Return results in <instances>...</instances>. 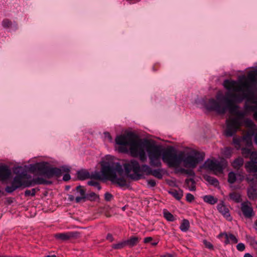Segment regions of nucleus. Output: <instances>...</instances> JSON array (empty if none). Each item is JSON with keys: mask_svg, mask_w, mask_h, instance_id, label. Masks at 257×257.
<instances>
[{"mask_svg": "<svg viewBox=\"0 0 257 257\" xmlns=\"http://www.w3.org/2000/svg\"><path fill=\"white\" fill-rule=\"evenodd\" d=\"M241 210L245 218H250L254 215L253 209L248 201L243 202L241 204Z\"/></svg>", "mask_w": 257, "mask_h": 257, "instance_id": "2eb2a0df", "label": "nucleus"}, {"mask_svg": "<svg viewBox=\"0 0 257 257\" xmlns=\"http://www.w3.org/2000/svg\"><path fill=\"white\" fill-rule=\"evenodd\" d=\"M232 153V149L230 147H226L223 151V155L226 158H229Z\"/></svg>", "mask_w": 257, "mask_h": 257, "instance_id": "8fccbe9b", "label": "nucleus"}, {"mask_svg": "<svg viewBox=\"0 0 257 257\" xmlns=\"http://www.w3.org/2000/svg\"><path fill=\"white\" fill-rule=\"evenodd\" d=\"M112 183L117 184L120 187L127 186V184L126 181L123 177H117V175L115 176V178L110 181Z\"/></svg>", "mask_w": 257, "mask_h": 257, "instance_id": "393cba45", "label": "nucleus"}, {"mask_svg": "<svg viewBox=\"0 0 257 257\" xmlns=\"http://www.w3.org/2000/svg\"><path fill=\"white\" fill-rule=\"evenodd\" d=\"M148 184L151 187H154L156 185V182L155 180L150 179L148 181Z\"/></svg>", "mask_w": 257, "mask_h": 257, "instance_id": "4d7b16f0", "label": "nucleus"}, {"mask_svg": "<svg viewBox=\"0 0 257 257\" xmlns=\"http://www.w3.org/2000/svg\"><path fill=\"white\" fill-rule=\"evenodd\" d=\"M74 191H76V193L80 195L79 196H77L75 198V202L77 203H80L81 202H84L86 196V190L84 187L81 185L77 186Z\"/></svg>", "mask_w": 257, "mask_h": 257, "instance_id": "f3484780", "label": "nucleus"}, {"mask_svg": "<svg viewBox=\"0 0 257 257\" xmlns=\"http://www.w3.org/2000/svg\"><path fill=\"white\" fill-rule=\"evenodd\" d=\"M89 172L85 169H82L77 172V177L80 180L89 179Z\"/></svg>", "mask_w": 257, "mask_h": 257, "instance_id": "cd10ccee", "label": "nucleus"}, {"mask_svg": "<svg viewBox=\"0 0 257 257\" xmlns=\"http://www.w3.org/2000/svg\"><path fill=\"white\" fill-rule=\"evenodd\" d=\"M146 151L148 153L150 166L152 167H161V159H162L164 152L162 147L159 145L149 143L146 146Z\"/></svg>", "mask_w": 257, "mask_h": 257, "instance_id": "20e7f679", "label": "nucleus"}, {"mask_svg": "<svg viewBox=\"0 0 257 257\" xmlns=\"http://www.w3.org/2000/svg\"><path fill=\"white\" fill-rule=\"evenodd\" d=\"M128 148L131 154L134 157H137L139 153L144 150L142 143L134 140H132Z\"/></svg>", "mask_w": 257, "mask_h": 257, "instance_id": "ddd939ff", "label": "nucleus"}, {"mask_svg": "<svg viewBox=\"0 0 257 257\" xmlns=\"http://www.w3.org/2000/svg\"><path fill=\"white\" fill-rule=\"evenodd\" d=\"M185 185L188 187L189 190L193 191L196 190L195 182L192 178L186 179L185 181Z\"/></svg>", "mask_w": 257, "mask_h": 257, "instance_id": "2f4dec72", "label": "nucleus"}, {"mask_svg": "<svg viewBox=\"0 0 257 257\" xmlns=\"http://www.w3.org/2000/svg\"><path fill=\"white\" fill-rule=\"evenodd\" d=\"M244 85L246 87L247 93L243 92L242 94H239L227 92L221 99L218 96H217V100L214 98H205L201 99V103L207 110L215 111L219 114H224L227 109L231 113L235 112L237 109V106L235 105L234 103H240L244 99H246L247 102L256 105L255 106L246 104L245 108L253 111V117L257 119V99L254 96V91L250 89L247 84L244 83Z\"/></svg>", "mask_w": 257, "mask_h": 257, "instance_id": "f257e3e1", "label": "nucleus"}, {"mask_svg": "<svg viewBox=\"0 0 257 257\" xmlns=\"http://www.w3.org/2000/svg\"><path fill=\"white\" fill-rule=\"evenodd\" d=\"M71 179V176L68 173H66L64 175L63 180L64 181H68Z\"/></svg>", "mask_w": 257, "mask_h": 257, "instance_id": "bf43d9fd", "label": "nucleus"}, {"mask_svg": "<svg viewBox=\"0 0 257 257\" xmlns=\"http://www.w3.org/2000/svg\"><path fill=\"white\" fill-rule=\"evenodd\" d=\"M190 227V223L187 219H184L180 226V229L183 232H186Z\"/></svg>", "mask_w": 257, "mask_h": 257, "instance_id": "c9c22d12", "label": "nucleus"}, {"mask_svg": "<svg viewBox=\"0 0 257 257\" xmlns=\"http://www.w3.org/2000/svg\"><path fill=\"white\" fill-rule=\"evenodd\" d=\"M247 195L250 199H255L257 198V186L250 185L247 189Z\"/></svg>", "mask_w": 257, "mask_h": 257, "instance_id": "5701e85b", "label": "nucleus"}, {"mask_svg": "<svg viewBox=\"0 0 257 257\" xmlns=\"http://www.w3.org/2000/svg\"><path fill=\"white\" fill-rule=\"evenodd\" d=\"M243 143L245 144V147L241 148V153L242 156L245 158H248L250 159L255 157H257V152L252 150V145L248 146L247 143L242 140Z\"/></svg>", "mask_w": 257, "mask_h": 257, "instance_id": "dca6fc26", "label": "nucleus"}, {"mask_svg": "<svg viewBox=\"0 0 257 257\" xmlns=\"http://www.w3.org/2000/svg\"><path fill=\"white\" fill-rule=\"evenodd\" d=\"M226 240L224 241V243L227 244L230 243V241L228 238H225Z\"/></svg>", "mask_w": 257, "mask_h": 257, "instance_id": "338daca9", "label": "nucleus"}, {"mask_svg": "<svg viewBox=\"0 0 257 257\" xmlns=\"http://www.w3.org/2000/svg\"><path fill=\"white\" fill-rule=\"evenodd\" d=\"M154 240V238L152 237H151V236H149V237H145L144 238V242L145 243H150L153 241Z\"/></svg>", "mask_w": 257, "mask_h": 257, "instance_id": "13d9d810", "label": "nucleus"}, {"mask_svg": "<svg viewBox=\"0 0 257 257\" xmlns=\"http://www.w3.org/2000/svg\"><path fill=\"white\" fill-rule=\"evenodd\" d=\"M225 238H228L229 241L234 243H236L238 242L237 238L231 233H227V234H225Z\"/></svg>", "mask_w": 257, "mask_h": 257, "instance_id": "09e8293b", "label": "nucleus"}, {"mask_svg": "<svg viewBox=\"0 0 257 257\" xmlns=\"http://www.w3.org/2000/svg\"><path fill=\"white\" fill-rule=\"evenodd\" d=\"M162 160L167 162L170 167H178L183 160L182 154H177L174 151L168 150L164 152Z\"/></svg>", "mask_w": 257, "mask_h": 257, "instance_id": "0eeeda50", "label": "nucleus"}, {"mask_svg": "<svg viewBox=\"0 0 257 257\" xmlns=\"http://www.w3.org/2000/svg\"><path fill=\"white\" fill-rule=\"evenodd\" d=\"M236 174L233 172L229 173L228 175V182L230 184H233L236 181Z\"/></svg>", "mask_w": 257, "mask_h": 257, "instance_id": "a18cd8bd", "label": "nucleus"}, {"mask_svg": "<svg viewBox=\"0 0 257 257\" xmlns=\"http://www.w3.org/2000/svg\"><path fill=\"white\" fill-rule=\"evenodd\" d=\"M73 233L69 232V233H56L54 235V236L56 238L62 240L66 241L69 239L71 237L74 236Z\"/></svg>", "mask_w": 257, "mask_h": 257, "instance_id": "b1692460", "label": "nucleus"}, {"mask_svg": "<svg viewBox=\"0 0 257 257\" xmlns=\"http://www.w3.org/2000/svg\"><path fill=\"white\" fill-rule=\"evenodd\" d=\"M246 180L250 185L257 186V174L256 173L249 174L246 177Z\"/></svg>", "mask_w": 257, "mask_h": 257, "instance_id": "7c9ffc66", "label": "nucleus"}, {"mask_svg": "<svg viewBox=\"0 0 257 257\" xmlns=\"http://www.w3.org/2000/svg\"><path fill=\"white\" fill-rule=\"evenodd\" d=\"M42 169L43 170L42 175L48 179L53 177L59 178L61 176L63 172L68 173L70 172V169L66 166H62L60 168L51 167L48 166V163L46 162L44 168Z\"/></svg>", "mask_w": 257, "mask_h": 257, "instance_id": "6e6552de", "label": "nucleus"}, {"mask_svg": "<svg viewBox=\"0 0 257 257\" xmlns=\"http://www.w3.org/2000/svg\"><path fill=\"white\" fill-rule=\"evenodd\" d=\"M203 177L204 179L208 182L210 184L215 187H216L219 185V182L217 179L208 175H204Z\"/></svg>", "mask_w": 257, "mask_h": 257, "instance_id": "c756f323", "label": "nucleus"}, {"mask_svg": "<svg viewBox=\"0 0 257 257\" xmlns=\"http://www.w3.org/2000/svg\"><path fill=\"white\" fill-rule=\"evenodd\" d=\"M2 25L5 28H10L14 31L18 29V24L17 23H13L10 20L7 19L3 21Z\"/></svg>", "mask_w": 257, "mask_h": 257, "instance_id": "a878e982", "label": "nucleus"}, {"mask_svg": "<svg viewBox=\"0 0 257 257\" xmlns=\"http://www.w3.org/2000/svg\"><path fill=\"white\" fill-rule=\"evenodd\" d=\"M244 257H252V256L250 254H249L248 253H246L244 255Z\"/></svg>", "mask_w": 257, "mask_h": 257, "instance_id": "774afa93", "label": "nucleus"}, {"mask_svg": "<svg viewBox=\"0 0 257 257\" xmlns=\"http://www.w3.org/2000/svg\"><path fill=\"white\" fill-rule=\"evenodd\" d=\"M243 159L241 157L236 158L232 163V165L235 169H239L243 164Z\"/></svg>", "mask_w": 257, "mask_h": 257, "instance_id": "e433bc0d", "label": "nucleus"}, {"mask_svg": "<svg viewBox=\"0 0 257 257\" xmlns=\"http://www.w3.org/2000/svg\"><path fill=\"white\" fill-rule=\"evenodd\" d=\"M39 191V188H33L32 190H26L25 192V196H34L36 194V191Z\"/></svg>", "mask_w": 257, "mask_h": 257, "instance_id": "c03bdc74", "label": "nucleus"}, {"mask_svg": "<svg viewBox=\"0 0 257 257\" xmlns=\"http://www.w3.org/2000/svg\"><path fill=\"white\" fill-rule=\"evenodd\" d=\"M227 233H226V232H223V233H220L218 235V237L219 238H220L221 237H223V236H225V234H227Z\"/></svg>", "mask_w": 257, "mask_h": 257, "instance_id": "69168bd1", "label": "nucleus"}, {"mask_svg": "<svg viewBox=\"0 0 257 257\" xmlns=\"http://www.w3.org/2000/svg\"><path fill=\"white\" fill-rule=\"evenodd\" d=\"M123 166L125 174L133 180L140 179L142 176L141 173H145L147 175H152L159 179L163 178L162 169L152 170L150 166L146 164L141 166L139 162L135 160L125 163Z\"/></svg>", "mask_w": 257, "mask_h": 257, "instance_id": "f03ea898", "label": "nucleus"}, {"mask_svg": "<svg viewBox=\"0 0 257 257\" xmlns=\"http://www.w3.org/2000/svg\"><path fill=\"white\" fill-rule=\"evenodd\" d=\"M104 198L106 201H110L113 198V195L109 192H106L104 194Z\"/></svg>", "mask_w": 257, "mask_h": 257, "instance_id": "864d4df0", "label": "nucleus"}, {"mask_svg": "<svg viewBox=\"0 0 257 257\" xmlns=\"http://www.w3.org/2000/svg\"><path fill=\"white\" fill-rule=\"evenodd\" d=\"M203 200L204 202L211 205L215 204L217 202V199L212 195L204 196L203 197Z\"/></svg>", "mask_w": 257, "mask_h": 257, "instance_id": "72a5a7b5", "label": "nucleus"}, {"mask_svg": "<svg viewBox=\"0 0 257 257\" xmlns=\"http://www.w3.org/2000/svg\"><path fill=\"white\" fill-rule=\"evenodd\" d=\"M101 167V173L104 179L109 181L115 178L116 173L119 175H121L123 173L122 166L118 162H102Z\"/></svg>", "mask_w": 257, "mask_h": 257, "instance_id": "7ed1b4c3", "label": "nucleus"}, {"mask_svg": "<svg viewBox=\"0 0 257 257\" xmlns=\"http://www.w3.org/2000/svg\"><path fill=\"white\" fill-rule=\"evenodd\" d=\"M244 126L248 128V131L243 137V141L245 142L248 146L252 145V138L254 137V142L257 144V133H256L255 124L249 118L244 120Z\"/></svg>", "mask_w": 257, "mask_h": 257, "instance_id": "1a4fd4ad", "label": "nucleus"}, {"mask_svg": "<svg viewBox=\"0 0 257 257\" xmlns=\"http://www.w3.org/2000/svg\"><path fill=\"white\" fill-rule=\"evenodd\" d=\"M245 167L247 170L249 171L250 173H256L257 172V158L255 157L250 159L249 162H248L245 164Z\"/></svg>", "mask_w": 257, "mask_h": 257, "instance_id": "aec40b11", "label": "nucleus"}, {"mask_svg": "<svg viewBox=\"0 0 257 257\" xmlns=\"http://www.w3.org/2000/svg\"><path fill=\"white\" fill-rule=\"evenodd\" d=\"M236 117L227 119L226 121V128L225 135L226 137L232 136L236 131L242 125H244V114L241 111L236 112Z\"/></svg>", "mask_w": 257, "mask_h": 257, "instance_id": "423d86ee", "label": "nucleus"}, {"mask_svg": "<svg viewBox=\"0 0 257 257\" xmlns=\"http://www.w3.org/2000/svg\"><path fill=\"white\" fill-rule=\"evenodd\" d=\"M233 143L234 145H235V147L237 149H240L241 148L242 144L244 143L242 142V140H241L239 139H237V138H234L233 139Z\"/></svg>", "mask_w": 257, "mask_h": 257, "instance_id": "49530a36", "label": "nucleus"}, {"mask_svg": "<svg viewBox=\"0 0 257 257\" xmlns=\"http://www.w3.org/2000/svg\"><path fill=\"white\" fill-rule=\"evenodd\" d=\"M68 200L70 201H73L74 200H75V198L74 197V196L73 195L70 194V195H68Z\"/></svg>", "mask_w": 257, "mask_h": 257, "instance_id": "0e129e2a", "label": "nucleus"}, {"mask_svg": "<svg viewBox=\"0 0 257 257\" xmlns=\"http://www.w3.org/2000/svg\"><path fill=\"white\" fill-rule=\"evenodd\" d=\"M139 238L137 236H131L128 239L125 240L126 245L133 247L139 242Z\"/></svg>", "mask_w": 257, "mask_h": 257, "instance_id": "473e14b6", "label": "nucleus"}, {"mask_svg": "<svg viewBox=\"0 0 257 257\" xmlns=\"http://www.w3.org/2000/svg\"><path fill=\"white\" fill-rule=\"evenodd\" d=\"M203 243L206 248H207L210 250H213L214 249V246H213V244L211 243H210V242H209L206 240H204L203 241Z\"/></svg>", "mask_w": 257, "mask_h": 257, "instance_id": "603ef678", "label": "nucleus"}, {"mask_svg": "<svg viewBox=\"0 0 257 257\" xmlns=\"http://www.w3.org/2000/svg\"><path fill=\"white\" fill-rule=\"evenodd\" d=\"M203 167L207 170L213 171L215 174H221L223 172L222 165L219 162H216L208 160L203 165Z\"/></svg>", "mask_w": 257, "mask_h": 257, "instance_id": "f8f14e48", "label": "nucleus"}, {"mask_svg": "<svg viewBox=\"0 0 257 257\" xmlns=\"http://www.w3.org/2000/svg\"><path fill=\"white\" fill-rule=\"evenodd\" d=\"M106 239L107 240H110V241H111V242H112L113 240V238L112 237V235L111 234H110V233H108L107 235Z\"/></svg>", "mask_w": 257, "mask_h": 257, "instance_id": "e2e57ef3", "label": "nucleus"}, {"mask_svg": "<svg viewBox=\"0 0 257 257\" xmlns=\"http://www.w3.org/2000/svg\"><path fill=\"white\" fill-rule=\"evenodd\" d=\"M99 198V196L94 192L86 193L85 196V202L87 200L94 201Z\"/></svg>", "mask_w": 257, "mask_h": 257, "instance_id": "58836bf2", "label": "nucleus"}, {"mask_svg": "<svg viewBox=\"0 0 257 257\" xmlns=\"http://www.w3.org/2000/svg\"><path fill=\"white\" fill-rule=\"evenodd\" d=\"M164 217L169 221H174L175 220L173 215L167 210L164 211Z\"/></svg>", "mask_w": 257, "mask_h": 257, "instance_id": "a19ab883", "label": "nucleus"}, {"mask_svg": "<svg viewBox=\"0 0 257 257\" xmlns=\"http://www.w3.org/2000/svg\"><path fill=\"white\" fill-rule=\"evenodd\" d=\"M35 186V184L33 182V179L31 180L25 179L22 183V188L30 187Z\"/></svg>", "mask_w": 257, "mask_h": 257, "instance_id": "ea45409f", "label": "nucleus"}, {"mask_svg": "<svg viewBox=\"0 0 257 257\" xmlns=\"http://www.w3.org/2000/svg\"><path fill=\"white\" fill-rule=\"evenodd\" d=\"M169 193L173 196L175 199L179 200L183 196V192L181 189L176 190L175 189H172L169 191Z\"/></svg>", "mask_w": 257, "mask_h": 257, "instance_id": "bb28decb", "label": "nucleus"}, {"mask_svg": "<svg viewBox=\"0 0 257 257\" xmlns=\"http://www.w3.org/2000/svg\"><path fill=\"white\" fill-rule=\"evenodd\" d=\"M229 196L231 200L235 201L236 203H239L241 201L240 195L236 192H232L230 193Z\"/></svg>", "mask_w": 257, "mask_h": 257, "instance_id": "f704fd0d", "label": "nucleus"}, {"mask_svg": "<svg viewBox=\"0 0 257 257\" xmlns=\"http://www.w3.org/2000/svg\"><path fill=\"white\" fill-rule=\"evenodd\" d=\"M11 175V171L6 165L0 166V180L6 181L8 180Z\"/></svg>", "mask_w": 257, "mask_h": 257, "instance_id": "6ab92c4d", "label": "nucleus"}, {"mask_svg": "<svg viewBox=\"0 0 257 257\" xmlns=\"http://www.w3.org/2000/svg\"><path fill=\"white\" fill-rule=\"evenodd\" d=\"M132 140L128 139L124 135L116 136L115 138L116 144L119 146L118 150L121 152L126 153L128 151V146Z\"/></svg>", "mask_w": 257, "mask_h": 257, "instance_id": "9b49d317", "label": "nucleus"}, {"mask_svg": "<svg viewBox=\"0 0 257 257\" xmlns=\"http://www.w3.org/2000/svg\"><path fill=\"white\" fill-rule=\"evenodd\" d=\"M223 85L229 91L233 90L234 91H241L242 93L243 92L241 85H238L236 81L234 80L226 79L223 82Z\"/></svg>", "mask_w": 257, "mask_h": 257, "instance_id": "4468645a", "label": "nucleus"}, {"mask_svg": "<svg viewBox=\"0 0 257 257\" xmlns=\"http://www.w3.org/2000/svg\"><path fill=\"white\" fill-rule=\"evenodd\" d=\"M186 200L189 202H191L194 200V196L190 194L187 193L186 196Z\"/></svg>", "mask_w": 257, "mask_h": 257, "instance_id": "5fc2aeb1", "label": "nucleus"}, {"mask_svg": "<svg viewBox=\"0 0 257 257\" xmlns=\"http://www.w3.org/2000/svg\"><path fill=\"white\" fill-rule=\"evenodd\" d=\"M255 71H254L253 73H249L248 75V78L249 80L250 84H248V83L246 82H243L241 83V86L245 88V89H243V92L241 94H242L243 92L247 93L246 87L244 85V83L247 84L250 86V89L253 91V90L252 89L251 86H255L257 84V80L255 77V76H257V75H256Z\"/></svg>", "mask_w": 257, "mask_h": 257, "instance_id": "a211bd4d", "label": "nucleus"}, {"mask_svg": "<svg viewBox=\"0 0 257 257\" xmlns=\"http://www.w3.org/2000/svg\"><path fill=\"white\" fill-rule=\"evenodd\" d=\"M45 162H42L35 164H31L30 165L29 170L32 172H35L38 171L41 174H42L43 170H42V168H44Z\"/></svg>", "mask_w": 257, "mask_h": 257, "instance_id": "4be33fe9", "label": "nucleus"}, {"mask_svg": "<svg viewBox=\"0 0 257 257\" xmlns=\"http://www.w3.org/2000/svg\"><path fill=\"white\" fill-rule=\"evenodd\" d=\"M87 184L89 186H94V187H96L98 190H100L101 189V187L99 183L98 182L94 181V180H90V181H88Z\"/></svg>", "mask_w": 257, "mask_h": 257, "instance_id": "de8ad7c7", "label": "nucleus"}, {"mask_svg": "<svg viewBox=\"0 0 257 257\" xmlns=\"http://www.w3.org/2000/svg\"><path fill=\"white\" fill-rule=\"evenodd\" d=\"M89 179L97 180H102L103 179H104L102 175L97 171L92 172L89 174Z\"/></svg>", "mask_w": 257, "mask_h": 257, "instance_id": "4c0bfd02", "label": "nucleus"}, {"mask_svg": "<svg viewBox=\"0 0 257 257\" xmlns=\"http://www.w3.org/2000/svg\"><path fill=\"white\" fill-rule=\"evenodd\" d=\"M137 157H139L140 159V160L142 162H145L146 161V160H147V156H146L145 150H144L143 151L141 152V153H139L137 155Z\"/></svg>", "mask_w": 257, "mask_h": 257, "instance_id": "3c124183", "label": "nucleus"}, {"mask_svg": "<svg viewBox=\"0 0 257 257\" xmlns=\"http://www.w3.org/2000/svg\"><path fill=\"white\" fill-rule=\"evenodd\" d=\"M159 240L158 238L154 239V240L151 242V245L153 246H156L159 243Z\"/></svg>", "mask_w": 257, "mask_h": 257, "instance_id": "680f3d73", "label": "nucleus"}, {"mask_svg": "<svg viewBox=\"0 0 257 257\" xmlns=\"http://www.w3.org/2000/svg\"><path fill=\"white\" fill-rule=\"evenodd\" d=\"M179 172L182 174H187L189 176H194L195 175L194 172L192 170L186 169L182 168L179 170Z\"/></svg>", "mask_w": 257, "mask_h": 257, "instance_id": "79ce46f5", "label": "nucleus"}, {"mask_svg": "<svg viewBox=\"0 0 257 257\" xmlns=\"http://www.w3.org/2000/svg\"><path fill=\"white\" fill-rule=\"evenodd\" d=\"M126 245L125 241H122L117 243L112 244V247L114 249H120Z\"/></svg>", "mask_w": 257, "mask_h": 257, "instance_id": "37998d69", "label": "nucleus"}, {"mask_svg": "<svg viewBox=\"0 0 257 257\" xmlns=\"http://www.w3.org/2000/svg\"><path fill=\"white\" fill-rule=\"evenodd\" d=\"M236 248L238 251H242L245 249V245L242 243H239L236 245Z\"/></svg>", "mask_w": 257, "mask_h": 257, "instance_id": "6e6d98bb", "label": "nucleus"}, {"mask_svg": "<svg viewBox=\"0 0 257 257\" xmlns=\"http://www.w3.org/2000/svg\"><path fill=\"white\" fill-rule=\"evenodd\" d=\"M33 182L36 185H50L52 184V181L47 180L42 177H36L33 178Z\"/></svg>", "mask_w": 257, "mask_h": 257, "instance_id": "c85d7f7f", "label": "nucleus"}, {"mask_svg": "<svg viewBox=\"0 0 257 257\" xmlns=\"http://www.w3.org/2000/svg\"><path fill=\"white\" fill-rule=\"evenodd\" d=\"M204 157L205 154L203 152L195 151L192 155H188L185 158L183 157V162L186 166L194 168L199 163L203 161Z\"/></svg>", "mask_w": 257, "mask_h": 257, "instance_id": "9d476101", "label": "nucleus"}, {"mask_svg": "<svg viewBox=\"0 0 257 257\" xmlns=\"http://www.w3.org/2000/svg\"><path fill=\"white\" fill-rule=\"evenodd\" d=\"M104 137L105 139H107L109 141H111L112 139L110 134L108 132H105L104 133Z\"/></svg>", "mask_w": 257, "mask_h": 257, "instance_id": "052dcab7", "label": "nucleus"}, {"mask_svg": "<svg viewBox=\"0 0 257 257\" xmlns=\"http://www.w3.org/2000/svg\"><path fill=\"white\" fill-rule=\"evenodd\" d=\"M217 209L224 217L226 219L230 220V215L229 212V209L223 204V203H220L217 205Z\"/></svg>", "mask_w": 257, "mask_h": 257, "instance_id": "412c9836", "label": "nucleus"}, {"mask_svg": "<svg viewBox=\"0 0 257 257\" xmlns=\"http://www.w3.org/2000/svg\"><path fill=\"white\" fill-rule=\"evenodd\" d=\"M16 176L14 177L10 186L5 188V191L8 193H12L17 189L21 188L22 183L25 179L31 178L30 175L27 174L26 170L22 167H18L14 171Z\"/></svg>", "mask_w": 257, "mask_h": 257, "instance_id": "39448f33", "label": "nucleus"}]
</instances>
